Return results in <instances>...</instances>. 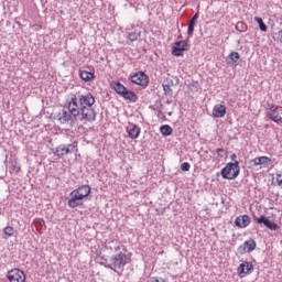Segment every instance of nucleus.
Returning <instances> with one entry per match:
<instances>
[{
	"instance_id": "nucleus-17",
	"label": "nucleus",
	"mask_w": 282,
	"mask_h": 282,
	"mask_svg": "<svg viewBox=\"0 0 282 282\" xmlns=\"http://www.w3.org/2000/svg\"><path fill=\"white\" fill-rule=\"evenodd\" d=\"M214 118H224L226 116V106L221 104H217L213 108Z\"/></svg>"
},
{
	"instance_id": "nucleus-38",
	"label": "nucleus",
	"mask_w": 282,
	"mask_h": 282,
	"mask_svg": "<svg viewBox=\"0 0 282 282\" xmlns=\"http://www.w3.org/2000/svg\"><path fill=\"white\" fill-rule=\"evenodd\" d=\"M276 182H278V186L282 188V174H276Z\"/></svg>"
},
{
	"instance_id": "nucleus-24",
	"label": "nucleus",
	"mask_w": 282,
	"mask_h": 282,
	"mask_svg": "<svg viewBox=\"0 0 282 282\" xmlns=\"http://www.w3.org/2000/svg\"><path fill=\"white\" fill-rule=\"evenodd\" d=\"M171 85H173V80L171 79H165L162 84L164 93L167 94L169 96L173 94V89H171Z\"/></svg>"
},
{
	"instance_id": "nucleus-25",
	"label": "nucleus",
	"mask_w": 282,
	"mask_h": 282,
	"mask_svg": "<svg viewBox=\"0 0 282 282\" xmlns=\"http://www.w3.org/2000/svg\"><path fill=\"white\" fill-rule=\"evenodd\" d=\"M254 21L258 22L259 29L261 32H268V25H265V22H263V19L259 17H254Z\"/></svg>"
},
{
	"instance_id": "nucleus-2",
	"label": "nucleus",
	"mask_w": 282,
	"mask_h": 282,
	"mask_svg": "<svg viewBox=\"0 0 282 282\" xmlns=\"http://www.w3.org/2000/svg\"><path fill=\"white\" fill-rule=\"evenodd\" d=\"M127 263H131V254L127 253V248L123 247L121 252L111 256L110 263H105L104 265L108 270L116 272L118 276H122Z\"/></svg>"
},
{
	"instance_id": "nucleus-31",
	"label": "nucleus",
	"mask_w": 282,
	"mask_h": 282,
	"mask_svg": "<svg viewBox=\"0 0 282 282\" xmlns=\"http://www.w3.org/2000/svg\"><path fill=\"white\" fill-rule=\"evenodd\" d=\"M4 235H7V237H12L14 235V228L10 226L6 227Z\"/></svg>"
},
{
	"instance_id": "nucleus-39",
	"label": "nucleus",
	"mask_w": 282,
	"mask_h": 282,
	"mask_svg": "<svg viewBox=\"0 0 282 282\" xmlns=\"http://www.w3.org/2000/svg\"><path fill=\"white\" fill-rule=\"evenodd\" d=\"M230 160H232V162H237V154H235V153L231 154L230 155Z\"/></svg>"
},
{
	"instance_id": "nucleus-21",
	"label": "nucleus",
	"mask_w": 282,
	"mask_h": 282,
	"mask_svg": "<svg viewBox=\"0 0 282 282\" xmlns=\"http://www.w3.org/2000/svg\"><path fill=\"white\" fill-rule=\"evenodd\" d=\"M111 87L119 96H122L127 91V87L120 82H112Z\"/></svg>"
},
{
	"instance_id": "nucleus-35",
	"label": "nucleus",
	"mask_w": 282,
	"mask_h": 282,
	"mask_svg": "<svg viewBox=\"0 0 282 282\" xmlns=\"http://www.w3.org/2000/svg\"><path fill=\"white\" fill-rule=\"evenodd\" d=\"M274 41H278L279 43L282 44V30H280L278 33H275Z\"/></svg>"
},
{
	"instance_id": "nucleus-18",
	"label": "nucleus",
	"mask_w": 282,
	"mask_h": 282,
	"mask_svg": "<svg viewBox=\"0 0 282 282\" xmlns=\"http://www.w3.org/2000/svg\"><path fill=\"white\" fill-rule=\"evenodd\" d=\"M197 19H199V11H197L192 19L189 20L188 28H187V34L188 36H193L195 32V25L197 23Z\"/></svg>"
},
{
	"instance_id": "nucleus-16",
	"label": "nucleus",
	"mask_w": 282,
	"mask_h": 282,
	"mask_svg": "<svg viewBox=\"0 0 282 282\" xmlns=\"http://www.w3.org/2000/svg\"><path fill=\"white\" fill-rule=\"evenodd\" d=\"M141 131L142 130L140 127H138V124H132L131 128H127L128 135L131 140H138V138H140Z\"/></svg>"
},
{
	"instance_id": "nucleus-7",
	"label": "nucleus",
	"mask_w": 282,
	"mask_h": 282,
	"mask_svg": "<svg viewBox=\"0 0 282 282\" xmlns=\"http://www.w3.org/2000/svg\"><path fill=\"white\" fill-rule=\"evenodd\" d=\"M257 249V241L249 239L238 247V254H246V252H254Z\"/></svg>"
},
{
	"instance_id": "nucleus-42",
	"label": "nucleus",
	"mask_w": 282,
	"mask_h": 282,
	"mask_svg": "<svg viewBox=\"0 0 282 282\" xmlns=\"http://www.w3.org/2000/svg\"><path fill=\"white\" fill-rule=\"evenodd\" d=\"M120 245H118L116 248H115V252H118V250H120Z\"/></svg>"
},
{
	"instance_id": "nucleus-34",
	"label": "nucleus",
	"mask_w": 282,
	"mask_h": 282,
	"mask_svg": "<svg viewBox=\"0 0 282 282\" xmlns=\"http://www.w3.org/2000/svg\"><path fill=\"white\" fill-rule=\"evenodd\" d=\"M181 171H184V172L191 171V163L184 162L183 164H181Z\"/></svg>"
},
{
	"instance_id": "nucleus-32",
	"label": "nucleus",
	"mask_w": 282,
	"mask_h": 282,
	"mask_svg": "<svg viewBox=\"0 0 282 282\" xmlns=\"http://www.w3.org/2000/svg\"><path fill=\"white\" fill-rule=\"evenodd\" d=\"M216 153H217L218 158H226V155H227L226 150H224V148H218L216 150Z\"/></svg>"
},
{
	"instance_id": "nucleus-26",
	"label": "nucleus",
	"mask_w": 282,
	"mask_h": 282,
	"mask_svg": "<svg viewBox=\"0 0 282 282\" xmlns=\"http://www.w3.org/2000/svg\"><path fill=\"white\" fill-rule=\"evenodd\" d=\"M236 30L238 32H247L248 31V24H246V22H238L236 24Z\"/></svg>"
},
{
	"instance_id": "nucleus-8",
	"label": "nucleus",
	"mask_w": 282,
	"mask_h": 282,
	"mask_svg": "<svg viewBox=\"0 0 282 282\" xmlns=\"http://www.w3.org/2000/svg\"><path fill=\"white\" fill-rule=\"evenodd\" d=\"M254 272V265L251 262L245 261L238 267V276L243 279V276H248V274H252Z\"/></svg>"
},
{
	"instance_id": "nucleus-28",
	"label": "nucleus",
	"mask_w": 282,
	"mask_h": 282,
	"mask_svg": "<svg viewBox=\"0 0 282 282\" xmlns=\"http://www.w3.org/2000/svg\"><path fill=\"white\" fill-rule=\"evenodd\" d=\"M128 39H129V41H131V43H133L134 41H138V39H140V32L129 33Z\"/></svg>"
},
{
	"instance_id": "nucleus-10",
	"label": "nucleus",
	"mask_w": 282,
	"mask_h": 282,
	"mask_svg": "<svg viewBox=\"0 0 282 282\" xmlns=\"http://www.w3.org/2000/svg\"><path fill=\"white\" fill-rule=\"evenodd\" d=\"M184 52H188V43L186 41L175 42V46H173L172 54L174 56H182Z\"/></svg>"
},
{
	"instance_id": "nucleus-41",
	"label": "nucleus",
	"mask_w": 282,
	"mask_h": 282,
	"mask_svg": "<svg viewBox=\"0 0 282 282\" xmlns=\"http://www.w3.org/2000/svg\"><path fill=\"white\" fill-rule=\"evenodd\" d=\"M166 105H173V99H167Z\"/></svg>"
},
{
	"instance_id": "nucleus-15",
	"label": "nucleus",
	"mask_w": 282,
	"mask_h": 282,
	"mask_svg": "<svg viewBox=\"0 0 282 282\" xmlns=\"http://www.w3.org/2000/svg\"><path fill=\"white\" fill-rule=\"evenodd\" d=\"M74 191L82 199H86V197H89V194L91 193V187L89 185H82Z\"/></svg>"
},
{
	"instance_id": "nucleus-4",
	"label": "nucleus",
	"mask_w": 282,
	"mask_h": 282,
	"mask_svg": "<svg viewBox=\"0 0 282 282\" xmlns=\"http://www.w3.org/2000/svg\"><path fill=\"white\" fill-rule=\"evenodd\" d=\"M78 149V143H67V144H59L55 151H54V155H56V158H65L66 155H72V153H76V151Z\"/></svg>"
},
{
	"instance_id": "nucleus-36",
	"label": "nucleus",
	"mask_w": 282,
	"mask_h": 282,
	"mask_svg": "<svg viewBox=\"0 0 282 282\" xmlns=\"http://www.w3.org/2000/svg\"><path fill=\"white\" fill-rule=\"evenodd\" d=\"M151 282H166V280H164V278L154 276V278H151Z\"/></svg>"
},
{
	"instance_id": "nucleus-1",
	"label": "nucleus",
	"mask_w": 282,
	"mask_h": 282,
	"mask_svg": "<svg viewBox=\"0 0 282 282\" xmlns=\"http://www.w3.org/2000/svg\"><path fill=\"white\" fill-rule=\"evenodd\" d=\"M96 97L91 93H76L72 95L70 100L67 102V109L70 110L75 120L80 122H96Z\"/></svg>"
},
{
	"instance_id": "nucleus-3",
	"label": "nucleus",
	"mask_w": 282,
	"mask_h": 282,
	"mask_svg": "<svg viewBox=\"0 0 282 282\" xmlns=\"http://www.w3.org/2000/svg\"><path fill=\"white\" fill-rule=\"evenodd\" d=\"M241 173L239 161L234 163H227V165L220 171L223 180H237Z\"/></svg>"
},
{
	"instance_id": "nucleus-20",
	"label": "nucleus",
	"mask_w": 282,
	"mask_h": 282,
	"mask_svg": "<svg viewBox=\"0 0 282 282\" xmlns=\"http://www.w3.org/2000/svg\"><path fill=\"white\" fill-rule=\"evenodd\" d=\"M121 96L124 100H129V102H138V95L127 88Z\"/></svg>"
},
{
	"instance_id": "nucleus-29",
	"label": "nucleus",
	"mask_w": 282,
	"mask_h": 282,
	"mask_svg": "<svg viewBox=\"0 0 282 282\" xmlns=\"http://www.w3.org/2000/svg\"><path fill=\"white\" fill-rule=\"evenodd\" d=\"M264 109L267 111H273L274 109H282L280 106H276L274 104L267 102L264 106Z\"/></svg>"
},
{
	"instance_id": "nucleus-33",
	"label": "nucleus",
	"mask_w": 282,
	"mask_h": 282,
	"mask_svg": "<svg viewBox=\"0 0 282 282\" xmlns=\"http://www.w3.org/2000/svg\"><path fill=\"white\" fill-rule=\"evenodd\" d=\"M251 166H261L260 156L254 158L250 161Z\"/></svg>"
},
{
	"instance_id": "nucleus-6",
	"label": "nucleus",
	"mask_w": 282,
	"mask_h": 282,
	"mask_svg": "<svg viewBox=\"0 0 282 282\" xmlns=\"http://www.w3.org/2000/svg\"><path fill=\"white\" fill-rule=\"evenodd\" d=\"M131 83L134 85H140V87L149 86V76L144 72H138L131 76Z\"/></svg>"
},
{
	"instance_id": "nucleus-14",
	"label": "nucleus",
	"mask_w": 282,
	"mask_h": 282,
	"mask_svg": "<svg viewBox=\"0 0 282 282\" xmlns=\"http://www.w3.org/2000/svg\"><path fill=\"white\" fill-rule=\"evenodd\" d=\"M235 226H237L238 228H248V226H250V216H238L235 220Z\"/></svg>"
},
{
	"instance_id": "nucleus-30",
	"label": "nucleus",
	"mask_w": 282,
	"mask_h": 282,
	"mask_svg": "<svg viewBox=\"0 0 282 282\" xmlns=\"http://www.w3.org/2000/svg\"><path fill=\"white\" fill-rule=\"evenodd\" d=\"M188 89H191V91H199V83L198 82H192L188 85Z\"/></svg>"
},
{
	"instance_id": "nucleus-13",
	"label": "nucleus",
	"mask_w": 282,
	"mask_h": 282,
	"mask_svg": "<svg viewBox=\"0 0 282 282\" xmlns=\"http://www.w3.org/2000/svg\"><path fill=\"white\" fill-rule=\"evenodd\" d=\"M239 58H241L239 52L234 51L226 57V63L230 65V67H237V65H239Z\"/></svg>"
},
{
	"instance_id": "nucleus-22",
	"label": "nucleus",
	"mask_w": 282,
	"mask_h": 282,
	"mask_svg": "<svg viewBox=\"0 0 282 282\" xmlns=\"http://www.w3.org/2000/svg\"><path fill=\"white\" fill-rule=\"evenodd\" d=\"M82 80H85V83H91L94 78H96V75L94 73L88 72V70H82L79 74Z\"/></svg>"
},
{
	"instance_id": "nucleus-40",
	"label": "nucleus",
	"mask_w": 282,
	"mask_h": 282,
	"mask_svg": "<svg viewBox=\"0 0 282 282\" xmlns=\"http://www.w3.org/2000/svg\"><path fill=\"white\" fill-rule=\"evenodd\" d=\"M13 169L15 170V173H19L21 171V167L17 165H14Z\"/></svg>"
},
{
	"instance_id": "nucleus-37",
	"label": "nucleus",
	"mask_w": 282,
	"mask_h": 282,
	"mask_svg": "<svg viewBox=\"0 0 282 282\" xmlns=\"http://www.w3.org/2000/svg\"><path fill=\"white\" fill-rule=\"evenodd\" d=\"M154 111H159L158 116L162 113V101H159V106L158 105L155 106Z\"/></svg>"
},
{
	"instance_id": "nucleus-19",
	"label": "nucleus",
	"mask_w": 282,
	"mask_h": 282,
	"mask_svg": "<svg viewBox=\"0 0 282 282\" xmlns=\"http://www.w3.org/2000/svg\"><path fill=\"white\" fill-rule=\"evenodd\" d=\"M267 118H269V120H272V122H282V117L279 113V109H273L271 111H267L265 112Z\"/></svg>"
},
{
	"instance_id": "nucleus-27",
	"label": "nucleus",
	"mask_w": 282,
	"mask_h": 282,
	"mask_svg": "<svg viewBox=\"0 0 282 282\" xmlns=\"http://www.w3.org/2000/svg\"><path fill=\"white\" fill-rule=\"evenodd\" d=\"M269 164H272V159L268 156H260V166L261 165L269 166Z\"/></svg>"
},
{
	"instance_id": "nucleus-5",
	"label": "nucleus",
	"mask_w": 282,
	"mask_h": 282,
	"mask_svg": "<svg viewBox=\"0 0 282 282\" xmlns=\"http://www.w3.org/2000/svg\"><path fill=\"white\" fill-rule=\"evenodd\" d=\"M9 282H25V273L21 269H12L8 272Z\"/></svg>"
},
{
	"instance_id": "nucleus-43",
	"label": "nucleus",
	"mask_w": 282,
	"mask_h": 282,
	"mask_svg": "<svg viewBox=\"0 0 282 282\" xmlns=\"http://www.w3.org/2000/svg\"><path fill=\"white\" fill-rule=\"evenodd\" d=\"M177 39H183L182 33H181V34H178Z\"/></svg>"
},
{
	"instance_id": "nucleus-23",
	"label": "nucleus",
	"mask_w": 282,
	"mask_h": 282,
	"mask_svg": "<svg viewBox=\"0 0 282 282\" xmlns=\"http://www.w3.org/2000/svg\"><path fill=\"white\" fill-rule=\"evenodd\" d=\"M160 132L164 138H167V135H173V128L169 124H163L160 127Z\"/></svg>"
},
{
	"instance_id": "nucleus-9",
	"label": "nucleus",
	"mask_w": 282,
	"mask_h": 282,
	"mask_svg": "<svg viewBox=\"0 0 282 282\" xmlns=\"http://www.w3.org/2000/svg\"><path fill=\"white\" fill-rule=\"evenodd\" d=\"M84 198H82L78 193L73 189L68 195V207L69 208H78V206H83Z\"/></svg>"
},
{
	"instance_id": "nucleus-11",
	"label": "nucleus",
	"mask_w": 282,
	"mask_h": 282,
	"mask_svg": "<svg viewBox=\"0 0 282 282\" xmlns=\"http://www.w3.org/2000/svg\"><path fill=\"white\" fill-rule=\"evenodd\" d=\"M257 224L265 226V228H269V230H279V225L276 223H273L265 216H260L259 218H256Z\"/></svg>"
},
{
	"instance_id": "nucleus-12",
	"label": "nucleus",
	"mask_w": 282,
	"mask_h": 282,
	"mask_svg": "<svg viewBox=\"0 0 282 282\" xmlns=\"http://www.w3.org/2000/svg\"><path fill=\"white\" fill-rule=\"evenodd\" d=\"M57 120L61 124H67V122H72V120H74V115H72L70 109H68V111L67 110H62L57 115Z\"/></svg>"
}]
</instances>
